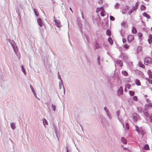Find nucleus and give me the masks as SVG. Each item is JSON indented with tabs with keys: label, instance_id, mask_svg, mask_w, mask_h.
I'll return each mask as SVG.
<instances>
[{
	"label": "nucleus",
	"instance_id": "f257e3e1",
	"mask_svg": "<svg viewBox=\"0 0 152 152\" xmlns=\"http://www.w3.org/2000/svg\"><path fill=\"white\" fill-rule=\"evenodd\" d=\"M144 63L146 65L150 64H152V59L151 58L149 57L145 58L144 60Z\"/></svg>",
	"mask_w": 152,
	"mask_h": 152
},
{
	"label": "nucleus",
	"instance_id": "f03ea898",
	"mask_svg": "<svg viewBox=\"0 0 152 152\" xmlns=\"http://www.w3.org/2000/svg\"><path fill=\"white\" fill-rule=\"evenodd\" d=\"M134 39V36L132 35H129L127 37L128 41L129 42H132Z\"/></svg>",
	"mask_w": 152,
	"mask_h": 152
},
{
	"label": "nucleus",
	"instance_id": "7ed1b4c3",
	"mask_svg": "<svg viewBox=\"0 0 152 152\" xmlns=\"http://www.w3.org/2000/svg\"><path fill=\"white\" fill-rule=\"evenodd\" d=\"M134 121H136L138 118V115L136 113H133L132 115Z\"/></svg>",
	"mask_w": 152,
	"mask_h": 152
},
{
	"label": "nucleus",
	"instance_id": "20e7f679",
	"mask_svg": "<svg viewBox=\"0 0 152 152\" xmlns=\"http://www.w3.org/2000/svg\"><path fill=\"white\" fill-rule=\"evenodd\" d=\"M54 21L55 22V25L58 27H60L61 26V23L59 20H56L54 19Z\"/></svg>",
	"mask_w": 152,
	"mask_h": 152
},
{
	"label": "nucleus",
	"instance_id": "39448f33",
	"mask_svg": "<svg viewBox=\"0 0 152 152\" xmlns=\"http://www.w3.org/2000/svg\"><path fill=\"white\" fill-rule=\"evenodd\" d=\"M122 26L124 28H126L128 27V24L126 21H123L121 24Z\"/></svg>",
	"mask_w": 152,
	"mask_h": 152
},
{
	"label": "nucleus",
	"instance_id": "423d86ee",
	"mask_svg": "<svg viewBox=\"0 0 152 152\" xmlns=\"http://www.w3.org/2000/svg\"><path fill=\"white\" fill-rule=\"evenodd\" d=\"M37 21L38 24L39 25V26L41 27L42 26H43L44 25L43 24V23L41 19L40 18H39L37 20Z\"/></svg>",
	"mask_w": 152,
	"mask_h": 152
},
{
	"label": "nucleus",
	"instance_id": "0eeeda50",
	"mask_svg": "<svg viewBox=\"0 0 152 152\" xmlns=\"http://www.w3.org/2000/svg\"><path fill=\"white\" fill-rule=\"evenodd\" d=\"M104 9L103 7L97 8L96 10V12L98 13L100 11H104Z\"/></svg>",
	"mask_w": 152,
	"mask_h": 152
},
{
	"label": "nucleus",
	"instance_id": "6e6552de",
	"mask_svg": "<svg viewBox=\"0 0 152 152\" xmlns=\"http://www.w3.org/2000/svg\"><path fill=\"white\" fill-rule=\"evenodd\" d=\"M148 41L150 44H151L152 43V35L150 34L149 36V39H148Z\"/></svg>",
	"mask_w": 152,
	"mask_h": 152
},
{
	"label": "nucleus",
	"instance_id": "1a4fd4ad",
	"mask_svg": "<svg viewBox=\"0 0 152 152\" xmlns=\"http://www.w3.org/2000/svg\"><path fill=\"white\" fill-rule=\"evenodd\" d=\"M142 50V47L140 46H138L137 49V53L138 54Z\"/></svg>",
	"mask_w": 152,
	"mask_h": 152
},
{
	"label": "nucleus",
	"instance_id": "9d476101",
	"mask_svg": "<svg viewBox=\"0 0 152 152\" xmlns=\"http://www.w3.org/2000/svg\"><path fill=\"white\" fill-rule=\"evenodd\" d=\"M116 63L119 66H122V62L120 60H117L116 61Z\"/></svg>",
	"mask_w": 152,
	"mask_h": 152
},
{
	"label": "nucleus",
	"instance_id": "9b49d317",
	"mask_svg": "<svg viewBox=\"0 0 152 152\" xmlns=\"http://www.w3.org/2000/svg\"><path fill=\"white\" fill-rule=\"evenodd\" d=\"M142 15L143 16L146 17L148 19H150L151 18L150 16L146 12H144L143 13Z\"/></svg>",
	"mask_w": 152,
	"mask_h": 152
},
{
	"label": "nucleus",
	"instance_id": "f8f14e48",
	"mask_svg": "<svg viewBox=\"0 0 152 152\" xmlns=\"http://www.w3.org/2000/svg\"><path fill=\"white\" fill-rule=\"evenodd\" d=\"M132 32L133 34H136L137 32L136 28L134 27H133L132 29Z\"/></svg>",
	"mask_w": 152,
	"mask_h": 152
},
{
	"label": "nucleus",
	"instance_id": "ddd939ff",
	"mask_svg": "<svg viewBox=\"0 0 152 152\" xmlns=\"http://www.w3.org/2000/svg\"><path fill=\"white\" fill-rule=\"evenodd\" d=\"M124 81L126 83H128L130 82L131 80L129 78H125L124 79Z\"/></svg>",
	"mask_w": 152,
	"mask_h": 152
},
{
	"label": "nucleus",
	"instance_id": "4468645a",
	"mask_svg": "<svg viewBox=\"0 0 152 152\" xmlns=\"http://www.w3.org/2000/svg\"><path fill=\"white\" fill-rule=\"evenodd\" d=\"M122 73L125 76H127L128 75V72L125 70H122Z\"/></svg>",
	"mask_w": 152,
	"mask_h": 152
},
{
	"label": "nucleus",
	"instance_id": "2eb2a0df",
	"mask_svg": "<svg viewBox=\"0 0 152 152\" xmlns=\"http://www.w3.org/2000/svg\"><path fill=\"white\" fill-rule=\"evenodd\" d=\"M135 83L138 86H140L141 84V83L140 81L138 79H136L135 80Z\"/></svg>",
	"mask_w": 152,
	"mask_h": 152
},
{
	"label": "nucleus",
	"instance_id": "dca6fc26",
	"mask_svg": "<svg viewBox=\"0 0 152 152\" xmlns=\"http://www.w3.org/2000/svg\"><path fill=\"white\" fill-rule=\"evenodd\" d=\"M108 41L111 45H112L113 44V41L111 37H110L108 39Z\"/></svg>",
	"mask_w": 152,
	"mask_h": 152
},
{
	"label": "nucleus",
	"instance_id": "f3484780",
	"mask_svg": "<svg viewBox=\"0 0 152 152\" xmlns=\"http://www.w3.org/2000/svg\"><path fill=\"white\" fill-rule=\"evenodd\" d=\"M118 91L121 94H123V90L122 87H120L119 88Z\"/></svg>",
	"mask_w": 152,
	"mask_h": 152
},
{
	"label": "nucleus",
	"instance_id": "a211bd4d",
	"mask_svg": "<svg viewBox=\"0 0 152 152\" xmlns=\"http://www.w3.org/2000/svg\"><path fill=\"white\" fill-rule=\"evenodd\" d=\"M43 123L44 125H45V126L46 127V125H48V123L47 120L45 118L43 119Z\"/></svg>",
	"mask_w": 152,
	"mask_h": 152
},
{
	"label": "nucleus",
	"instance_id": "6ab92c4d",
	"mask_svg": "<svg viewBox=\"0 0 152 152\" xmlns=\"http://www.w3.org/2000/svg\"><path fill=\"white\" fill-rule=\"evenodd\" d=\"M140 8L141 10H145L146 9V7L143 5L140 6Z\"/></svg>",
	"mask_w": 152,
	"mask_h": 152
},
{
	"label": "nucleus",
	"instance_id": "aec40b11",
	"mask_svg": "<svg viewBox=\"0 0 152 152\" xmlns=\"http://www.w3.org/2000/svg\"><path fill=\"white\" fill-rule=\"evenodd\" d=\"M121 140L122 142L124 144L126 143L127 141L126 140L124 137H122L121 138Z\"/></svg>",
	"mask_w": 152,
	"mask_h": 152
},
{
	"label": "nucleus",
	"instance_id": "412c9836",
	"mask_svg": "<svg viewBox=\"0 0 152 152\" xmlns=\"http://www.w3.org/2000/svg\"><path fill=\"white\" fill-rule=\"evenodd\" d=\"M106 34L109 36H110L111 35V32L110 29H107L106 32Z\"/></svg>",
	"mask_w": 152,
	"mask_h": 152
},
{
	"label": "nucleus",
	"instance_id": "4be33fe9",
	"mask_svg": "<svg viewBox=\"0 0 152 152\" xmlns=\"http://www.w3.org/2000/svg\"><path fill=\"white\" fill-rule=\"evenodd\" d=\"M138 6V3H136L135 4V6L133 8L134 10H136L137 9Z\"/></svg>",
	"mask_w": 152,
	"mask_h": 152
},
{
	"label": "nucleus",
	"instance_id": "5701e85b",
	"mask_svg": "<svg viewBox=\"0 0 152 152\" xmlns=\"http://www.w3.org/2000/svg\"><path fill=\"white\" fill-rule=\"evenodd\" d=\"M139 65L140 67H142L143 68H145V66H144V65L141 62H140L139 63Z\"/></svg>",
	"mask_w": 152,
	"mask_h": 152
},
{
	"label": "nucleus",
	"instance_id": "b1692460",
	"mask_svg": "<svg viewBox=\"0 0 152 152\" xmlns=\"http://www.w3.org/2000/svg\"><path fill=\"white\" fill-rule=\"evenodd\" d=\"M144 149L146 150H149V146L148 145H146L144 147Z\"/></svg>",
	"mask_w": 152,
	"mask_h": 152
},
{
	"label": "nucleus",
	"instance_id": "393cba45",
	"mask_svg": "<svg viewBox=\"0 0 152 152\" xmlns=\"http://www.w3.org/2000/svg\"><path fill=\"white\" fill-rule=\"evenodd\" d=\"M144 112V114L147 117H148L149 116V114L147 112Z\"/></svg>",
	"mask_w": 152,
	"mask_h": 152
},
{
	"label": "nucleus",
	"instance_id": "a878e982",
	"mask_svg": "<svg viewBox=\"0 0 152 152\" xmlns=\"http://www.w3.org/2000/svg\"><path fill=\"white\" fill-rule=\"evenodd\" d=\"M136 131L139 133H140V129L139 128L138 126H136Z\"/></svg>",
	"mask_w": 152,
	"mask_h": 152
},
{
	"label": "nucleus",
	"instance_id": "bb28decb",
	"mask_svg": "<svg viewBox=\"0 0 152 152\" xmlns=\"http://www.w3.org/2000/svg\"><path fill=\"white\" fill-rule=\"evenodd\" d=\"M105 12L104 10V11H102L100 13L101 15L102 16H104V12Z\"/></svg>",
	"mask_w": 152,
	"mask_h": 152
},
{
	"label": "nucleus",
	"instance_id": "cd10ccee",
	"mask_svg": "<svg viewBox=\"0 0 152 152\" xmlns=\"http://www.w3.org/2000/svg\"><path fill=\"white\" fill-rule=\"evenodd\" d=\"M129 93L130 95H131L132 96H133L134 95V92L131 91H129Z\"/></svg>",
	"mask_w": 152,
	"mask_h": 152
},
{
	"label": "nucleus",
	"instance_id": "c85d7f7f",
	"mask_svg": "<svg viewBox=\"0 0 152 152\" xmlns=\"http://www.w3.org/2000/svg\"><path fill=\"white\" fill-rule=\"evenodd\" d=\"M129 46L127 44H125L124 45V48L126 49H128L129 48Z\"/></svg>",
	"mask_w": 152,
	"mask_h": 152
},
{
	"label": "nucleus",
	"instance_id": "c756f323",
	"mask_svg": "<svg viewBox=\"0 0 152 152\" xmlns=\"http://www.w3.org/2000/svg\"><path fill=\"white\" fill-rule=\"evenodd\" d=\"M138 37L140 38H141L142 36V34L140 32H138L137 34Z\"/></svg>",
	"mask_w": 152,
	"mask_h": 152
},
{
	"label": "nucleus",
	"instance_id": "7c9ffc66",
	"mask_svg": "<svg viewBox=\"0 0 152 152\" xmlns=\"http://www.w3.org/2000/svg\"><path fill=\"white\" fill-rule=\"evenodd\" d=\"M146 80L148 81L150 83L152 84V80L149 79V78H147Z\"/></svg>",
	"mask_w": 152,
	"mask_h": 152
},
{
	"label": "nucleus",
	"instance_id": "2f4dec72",
	"mask_svg": "<svg viewBox=\"0 0 152 152\" xmlns=\"http://www.w3.org/2000/svg\"><path fill=\"white\" fill-rule=\"evenodd\" d=\"M126 128L127 130H128L129 128V125L128 123L126 124Z\"/></svg>",
	"mask_w": 152,
	"mask_h": 152
},
{
	"label": "nucleus",
	"instance_id": "473e14b6",
	"mask_svg": "<svg viewBox=\"0 0 152 152\" xmlns=\"http://www.w3.org/2000/svg\"><path fill=\"white\" fill-rule=\"evenodd\" d=\"M133 99L135 101H137L138 99L137 97L136 96H134L133 97Z\"/></svg>",
	"mask_w": 152,
	"mask_h": 152
},
{
	"label": "nucleus",
	"instance_id": "72a5a7b5",
	"mask_svg": "<svg viewBox=\"0 0 152 152\" xmlns=\"http://www.w3.org/2000/svg\"><path fill=\"white\" fill-rule=\"evenodd\" d=\"M51 107L53 110L54 111H55V109L56 108V106H54L53 104H52L51 105Z\"/></svg>",
	"mask_w": 152,
	"mask_h": 152
},
{
	"label": "nucleus",
	"instance_id": "f704fd0d",
	"mask_svg": "<svg viewBox=\"0 0 152 152\" xmlns=\"http://www.w3.org/2000/svg\"><path fill=\"white\" fill-rule=\"evenodd\" d=\"M11 126L12 129H14L15 128V125L13 123H11Z\"/></svg>",
	"mask_w": 152,
	"mask_h": 152
},
{
	"label": "nucleus",
	"instance_id": "c9c22d12",
	"mask_svg": "<svg viewBox=\"0 0 152 152\" xmlns=\"http://www.w3.org/2000/svg\"><path fill=\"white\" fill-rule=\"evenodd\" d=\"M110 20L112 21H114L115 20V18L112 16H110Z\"/></svg>",
	"mask_w": 152,
	"mask_h": 152
},
{
	"label": "nucleus",
	"instance_id": "e433bc0d",
	"mask_svg": "<svg viewBox=\"0 0 152 152\" xmlns=\"http://www.w3.org/2000/svg\"><path fill=\"white\" fill-rule=\"evenodd\" d=\"M22 71L25 74H26V72H25V70L24 69V68L23 66H22Z\"/></svg>",
	"mask_w": 152,
	"mask_h": 152
},
{
	"label": "nucleus",
	"instance_id": "4c0bfd02",
	"mask_svg": "<svg viewBox=\"0 0 152 152\" xmlns=\"http://www.w3.org/2000/svg\"><path fill=\"white\" fill-rule=\"evenodd\" d=\"M147 73L148 75L152 74V72H151V70H148V71Z\"/></svg>",
	"mask_w": 152,
	"mask_h": 152
},
{
	"label": "nucleus",
	"instance_id": "58836bf2",
	"mask_svg": "<svg viewBox=\"0 0 152 152\" xmlns=\"http://www.w3.org/2000/svg\"><path fill=\"white\" fill-rule=\"evenodd\" d=\"M103 1L102 0H99L98 1L99 4H102Z\"/></svg>",
	"mask_w": 152,
	"mask_h": 152
},
{
	"label": "nucleus",
	"instance_id": "ea45409f",
	"mask_svg": "<svg viewBox=\"0 0 152 152\" xmlns=\"http://www.w3.org/2000/svg\"><path fill=\"white\" fill-rule=\"evenodd\" d=\"M123 42L124 43H125L126 42V40L125 38H123L122 40Z\"/></svg>",
	"mask_w": 152,
	"mask_h": 152
},
{
	"label": "nucleus",
	"instance_id": "a19ab883",
	"mask_svg": "<svg viewBox=\"0 0 152 152\" xmlns=\"http://www.w3.org/2000/svg\"><path fill=\"white\" fill-rule=\"evenodd\" d=\"M149 77L150 78L152 79V74L149 75Z\"/></svg>",
	"mask_w": 152,
	"mask_h": 152
},
{
	"label": "nucleus",
	"instance_id": "79ce46f5",
	"mask_svg": "<svg viewBox=\"0 0 152 152\" xmlns=\"http://www.w3.org/2000/svg\"><path fill=\"white\" fill-rule=\"evenodd\" d=\"M133 12V10H131V11H129V14H131Z\"/></svg>",
	"mask_w": 152,
	"mask_h": 152
},
{
	"label": "nucleus",
	"instance_id": "37998d69",
	"mask_svg": "<svg viewBox=\"0 0 152 152\" xmlns=\"http://www.w3.org/2000/svg\"><path fill=\"white\" fill-rule=\"evenodd\" d=\"M149 106L151 107H152V103H150L149 104Z\"/></svg>",
	"mask_w": 152,
	"mask_h": 152
},
{
	"label": "nucleus",
	"instance_id": "c03bdc74",
	"mask_svg": "<svg viewBox=\"0 0 152 152\" xmlns=\"http://www.w3.org/2000/svg\"><path fill=\"white\" fill-rule=\"evenodd\" d=\"M66 148L67 150V152H68V149L67 147H66Z\"/></svg>",
	"mask_w": 152,
	"mask_h": 152
},
{
	"label": "nucleus",
	"instance_id": "a18cd8bd",
	"mask_svg": "<svg viewBox=\"0 0 152 152\" xmlns=\"http://www.w3.org/2000/svg\"><path fill=\"white\" fill-rule=\"evenodd\" d=\"M35 14H36V15L38 16V15L36 13V12L35 11Z\"/></svg>",
	"mask_w": 152,
	"mask_h": 152
},
{
	"label": "nucleus",
	"instance_id": "49530a36",
	"mask_svg": "<svg viewBox=\"0 0 152 152\" xmlns=\"http://www.w3.org/2000/svg\"><path fill=\"white\" fill-rule=\"evenodd\" d=\"M150 121L151 122H152V118H151Z\"/></svg>",
	"mask_w": 152,
	"mask_h": 152
},
{
	"label": "nucleus",
	"instance_id": "de8ad7c7",
	"mask_svg": "<svg viewBox=\"0 0 152 152\" xmlns=\"http://www.w3.org/2000/svg\"><path fill=\"white\" fill-rule=\"evenodd\" d=\"M69 9H70V10H71L72 12V9L71 8H70H70H69Z\"/></svg>",
	"mask_w": 152,
	"mask_h": 152
},
{
	"label": "nucleus",
	"instance_id": "09e8293b",
	"mask_svg": "<svg viewBox=\"0 0 152 152\" xmlns=\"http://www.w3.org/2000/svg\"><path fill=\"white\" fill-rule=\"evenodd\" d=\"M151 30L152 31V27L151 28Z\"/></svg>",
	"mask_w": 152,
	"mask_h": 152
},
{
	"label": "nucleus",
	"instance_id": "8fccbe9b",
	"mask_svg": "<svg viewBox=\"0 0 152 152\" xmlns=\"http://www.w3.org/2000/svg\"><path fill=\"white\" fill-rule=\"evenodd\" d=\"M59 77H60V76H59Z\"/></svg>",
	"mask_w": 152,
	"mask_h": 152
},
{
	"label": "nucleus",
	"instance_id": "3c124183",
	"mask_svg": "<svg viewBox=\"0 0 152 152\" xmlns=\"http://www.w3.org/2000/svg\"><path fill=\"white\" fill-rule=\"evenodd\" d=\"M59 77H60V76H59Z\"/></svg>",
	"mask_w": 152,
	"mask_h": 152
}]
</instances>
